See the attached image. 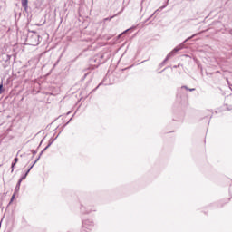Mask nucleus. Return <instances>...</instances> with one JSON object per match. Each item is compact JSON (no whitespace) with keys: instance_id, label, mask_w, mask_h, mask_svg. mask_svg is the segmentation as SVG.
<instances>
[{"instance_id":"nucleus-1","label":"nucleus","mask_w":232,"mask_h":232,"mask_svg":"<svg viewBox=\"0 0 232 232\" xmlns=\"http://www.w3.org/2000/svg\"><path fill=\"white\" fill-rule=\"evenodd\" d=\"M22 6L26 10L28 8V0H22Z\"/></svg>"},{"instance_id":"nucleus-2","label":"nucleus","mask_w":232,"mask_h":232,"mask_svg":"<svg viewBox=\"0 0 232 232\" xmlns=\"http://www.w3.org/2000/svg\"><path fill=\"white\" fill-rule=\"evenodd\" d=\"M14 162L12 164V168H14V166H15V164H17V162L19 161L18 158H14Z\"/></svg>"},{"instance_id":"nucleus-3","label":"nucleus","mask_w":232,"mask_h":232,"mask_svg":"<svg viewBox=\"0 0 232 232\" xmlns=\"http://www.w3.org/2000/svg\"><path fill=\"white\" fill-rule=\"evenodd\" d=\"M14 198H15V194H13V196L11 198V202H14Z\"/></svg>"},{"instance_id":"nucleus-4","label":"nucleus","mask_w":232,"mask_h":232,"mask_svg":"<svg viewBox=\"0 0 232 232\" xmlns=\"http://www.w3.org/2000/svg\"><path fill=\"white\" fill-rule=\"evenodd\" d=\"M3 92V84L0 85V94L2 93Z\"/></svg>"},{"instance_id":"nucleus-5","label":"nucleus","mask_w":232,"mask_h":232,"mask_svg":"<svg viewBox=\"0 0 232 232\" xmlns=\"http://www.w3.org/2000/svg\"><path fill=\"white\" fill-rule=\"evenodd\" d=\"M193 90H195V89H190V92H193Z\"/></svg>"}]
</instances>
